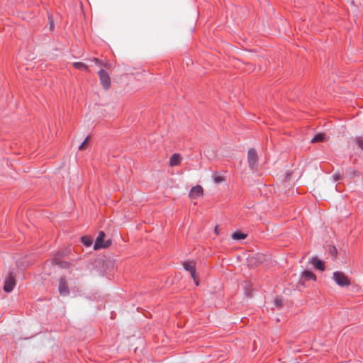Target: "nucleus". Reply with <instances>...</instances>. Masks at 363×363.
I'll return each mask as SVG.
<instances>
[{"label":"nucleus","mask_w":363,"mask_h":363,"mask_svg":"<svg viewBox=\"0 0 363 363\" xmlns=\"http://www.w3.org/2000/svg\"><path fill=\"white\" fill-rule=\"evenodd\" d=\"M333 279L340 286H347L350 284V281L347 277L342 272L336 271L333 273Z\"/></svg>","instance_id":"obj_1"},{"label":"nucleus","mask_w":363,"mask_h":363,"mask_svg":"<svg viewBox=\"0 0 363 363\" xmlns=\"http://www.w3.org/2000/svg\"><path fill=\"white\" fill-rule=\"evenodd\" d=\"M247 162L251 169H255L257 167L258 156L255 149L250 148L247 152Z\"/></svg>","instance_id":"obj_2"},{"label":"nucleus","mask_w":363,"mask_h":363,"mask_svg":"<svg viewBox=\"0 0 363 363\" xmlns=\"http://www.w3.org/2000/svg\"><path fill=\"white\" fill-rule=\"evenodd\" d=\"M105 233L103 231H100L99 235L95 241L94 249L99 250L101 248L108 247L111 245V241L108 240L106 242H104L105 238Z\"/></svg>","instance_id":"obj_3"},{"label":"nucleus","mask_w":363,"mask_h":363,"mask_svg":"<svg viewBox=\"0 0 363 363\" xmlns=\"http://www.w3.org/2000/svg\"><path fill=\"white\" fill-rule=\"evenodd\" d=\"M98 74L99 76L100 82L104 89H108L111 86V79L109 75L106 71L101 69Z\"/></svg>","instance_id":"obj_4"},{"label":"nucleus","mask_w":363,"mask_h":363,"mask_svg":"<svg viewBox=\"0 0 363 363\" xmlns=\"http://www.w3.org/2000/svg\"><path fill=\"white\" fill-rule=\"evenodd\" d=\"M51 262L54 265L58 266L60 268L62 269H68L72 266V264L69 262L62 260L60 257L58 255H55L51 259Z\"/></svg>","instance_id":"obj_5"},{"label":"nucleus","mask_w":363,"mask_h":363,"mask_svg":"<svg viewBox=\"0 0 363 363\" xmlns=\"http://www.w3.org/2000/svg\"><path fill=\"white\" fill-rule=\"evenodd\" d=\"M184 269L190 272L191 277L198 285V281H196V264L193 261H185L182 263Z\"/></svg>","instance_id":"obj_6"},{"label":"nucleus","mask_w":363,"mask_h":363,"mask_svg":"<svg viewBox=\"0 0 363 363\" xmlns=\"http://www.w3.org/2000/svg\"><path fill=\"white\" fill-rule=\"evenodd\" d=\"M16 285V281L12 275V273H9V276L6 279L4 284V290L6 292H11L13 291Z\"/></svg>","instance_id":"obj_7"},{"label":"nucleus","mask_w":363,"mask_h":363,"mask_svg":"<svg viewBox=\"0 0 363 363\" xmlns=\"http://www.w3.org/2000/svg\"><path fill=\"white\" fill-rule=\"evenodd\" d=\"M59 292L62 296L69 294V289L65 277H61L59 280Z\"/></svg>","instance_id":"obj_8"},{"label":"nucleus","mask_w":363,"mask_h":363,"mask_svg":"<svg viewBox=\"0 0 363 363\" xmlns=\"http://www.w3.org/2000/svg\"><path fill=\"white\" fill-rule=\"evenodd\" d=\"M203 194V188L200 185H196L191 188L189 192V197L196 199Z\"/></svg>","instance_id":"obj_9"},{"label":"nucleus","mask_w":363,"mask_h":363,"mask_svg":"<svg viewBox=\"0 0 363 363\" xmlns=\"http://www.w3.org/2000/svg\"><path fill=\"white\" fill-rule=\"evenodd\" d=\"M311 262L317 269H319L320 271L325 270L324 262L323 261H321L320 259H319L317 257H315V256L312 257Z\"/></svg>","instance_id":"obj_10"},{"label":"nucleus","mask_w":363,"mask_h":363,"mask_svg":"<svg viewBox=\"0 0 363 363\" xmlns=\"http://www.w3.org/2000/svg\"><path fill=\"white\" fill-rule=\"evenodd\" d=\"M181 160H182L181 155L178 153H174L170 157L169 164L172 167L177 166L180 164Z\"/></svg>","instance_id":"obj_11"},{"label":"nucleus","mask_w":363,"mask_h":363,"mask_svg":"<svg viewBox=\"0 0 363 363\" xmlns=\"http://www.w3.org/2000/svg\"><path fill=\"white\" fill-rule=\"evenodd\" d=\"M301 278L306 281H309V280L315 281L316 280V276L315 275V274L308 270H305L302 272Z\"/></svg>","instance_id":"obj_12"},{"label":"nucleus","mask_w":363,"mask_h":363,"mask_svg":"<svg viewBox=\"0 0 363 363\" xmlns=\"http://www.w3.org/2000/svg\"><path fill=\"white\" fill-rule=\"evenodd\" d=\"M247 237L246 234L241 233L240 231L234 232L232 234V238L235 240H243Z\"/></svg>","instance_id":"obj_13"},{"label":"nucleus","mask_w":363,"mask_h":363,"mask_svg":"<svg viewBox=\"0 0 363 363\" xmlns=\"http://www.w3.org/2000/svg\"><path fill=\"white\" fill-rule=\"evenodd\" d=\"M325 134L323 133H318L316 134L312 139L311 143H317V142H322L324 140Z\"/></svg>","instance_id":"obj_14"},{"label":"nucleus","mask_w":363,"mask_h":363,"mask_svg":"<svg viewBox=\"0 0 363 363\" xmlns=\"http://www.w3.org/2000/svg\"><path fill=\"white\" fill-rule=\"evenodd\" d=\"M73 66H74V68H76L77 69H80V70H83V69L86 70V69H88L87 65H86L83 62H74L73 63Z\"/></svg>","instance_id":"obj_15"},{"label":"nucleus","mask_w":363,"mask_h":363,"mask_svg":"<svg viewBox=\"0 0 363 363\" xmlns=\"http://www.w3.org/2000/svg\"><path fill=\"white\" fill-rule=\"evenodd\" d=\"M81 241L86 247H90L92 245V240L87 236L82 237Z\"/></svg>","instance_id":"obj_16"},{"label":"nucleus","mask_w":363,"mask_h":363,"mask_svg":"<svg viewBox=\"0 0 363 363\" xmlns=\"http://www.w3.org/2000/svg\"><path fill=\"white\" fill-rule=\"evenodd\" d=\"M274 306L278 308H281L282 307V299L279 297H277L274 301Z\"/></svg>","instance_id":"obj_17"},{"label":"nucleus","mask_w":363,"mask_h":363,"mask_svg":"<svg viewBox=\"0 0 363 363\" xmlns=\"http://www.w3.org/2000/svg\"><path fill=\"white\" fill-rule=\"evenodd\" d=\"M69 252H70V250H65V251H62V252H58L55 255H59V257L62 258L64 257L67 256L69 254Z\"/></svg>","instance_id":"obj_18"},{"label":"nucleus","mask_w":363,"mask_h":363,"mask_svg":"<svg viewBox=\"0 0 363 363\" xmlns=\"http://www.w3.org/2000/svg\"><path fill=\"white\" fill-rule=\"evenodd\" d=\"M347 174H348L350 177H354L357 175V172L352 168H349L347 170Z\"/></svg>","instance_id":"obj_19"},{"label":"nucleus","mask_w":363,"mask_h":363,"mask_svg":"<svg viewBox=\"0 0 363 363\" xmlns=\"http://www.w3.org/2000/svg\"><path fill=\"white\" fill-rule=\"evenodd\" d=\"M356 143L358 147L363 151V138H357L356 140Z\"/></svg>","instance_id":"obj_20"},{"label":"nucleus","mask_w":363,"mask_h":363,"mask_svg":"<svg viewBox=\"0 0 363 363\" xmlns=\"http://www.w3.org/2000/svg\"><path fill=\"white\" fill-rule=\"evenodd\" d=\"M88 140V138H86L84 140L82 143V144L79 145V150H82L84 147V145H85L86 141Z\"/></svg>","instance_id":"obj_21"},{"label":"nucleus","mask_w":363,"mask_h":363,"mask_svg":"<svg viewBox=\"0 0 363 363\" xmlns=\"http://www.w3.org/2000/svg\"><path fill=\"white\" fill-rule=\"evenodd\" d=\"M333 177L334 181H337L340 178V175L339 174H333Z\"/></svg>","instance_id":"obj_22"},{"label":"nucleus","mask_w":363,"mask_h":363,"mask_svg":"<svg viewBox=\"0 0 363 363\" xmlns=\"http://www.w3.org/2000/svg\"><path fill=\"white\" fill-rule=\"evenodd\" d=\"M330 252H331V254H333V253L337 254V250L335 246H333L330 248Z\"/></svg>","instance_id":"obj_23"},{"label":"nucleus","mask_w":363,"mask_h":363,"mask_svg":"<svg viewBox=\"0 0 363 363\" xmlns=\"http://www.w3.org/2000/svg\"><path fill=\"white\" fill-rule=\"evenodd\" d=\"M94 60L96 65H101V62H100V60L99 59L94 58Z\"/></svg>","instance_id":"obj_24"},{"label":"nucleus","mask_w":363,"mask_h":363,"mask_svg":"<svg viewBox=\"0 0 363 363\" xmlns=\"http://www.w3.org/2000/svg\"><path fill=\"white\" fill-rule=\"evenodd\" d=\"M214 180L216 182H220L222 181V179L220 177H215Z\"/></svg>","instance_id":"obj_25"}]
</instances>
